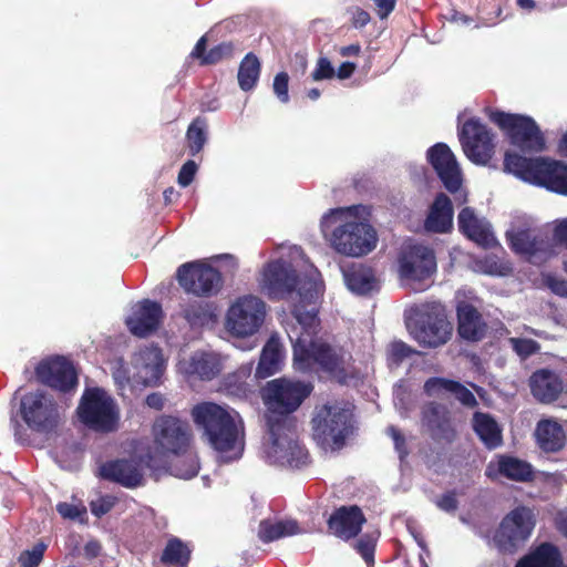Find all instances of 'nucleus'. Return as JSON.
Instances as JSON below:
<instances>
[{"label": "nucleus", "mask_w": 567, "mask_h": 567, "mask_svg": "<svg viewBox=\"0 0 567 567\" xmlns=\"http://www.w3.org/2000/svg\"><path fill=\"white\" fill-rule=\"evenodd\" d=\"M312 391V383L286 378L271 380L262 388L268 434V442L264 443V453L269 464L290 468H302L309 464V453L297 439L296 419L291 414Z\"/></svg>", "instance_id": "f257e3e1"}, {"label": "nucleus", "mask_w": 567, "mask_h": 567, "mask_svg": "<svg viewBox=\"0 0 567 567\" xmlns=\"http://www.w3.org/2000/svg\"><path fill=\"white\" fill-rule=\"evenodd\" d=\"M298 285L299 277L291 264L276 259L265 266L261 287L268 298L270 300L288 299L289 311L293 319H317L322 286L320 272L311 268L308 282L296 290Z\"/></svg>", "instance_id": "f03ea898"}, {"label": "nucleus", "mask_w": 567, "mask_h": 567, "mask_svg": "<svg viewBox=\"0 0 567 567\" xmlns=\"http://www.w3.org/2000/svg\"><path fill=\"white\" fill-rule=\"evenodd\" d=\"M192 416L202 440L219 454L221 462L228 463L241 457L243 426L229 411L214 402H202L193 408Z\"/></svg>", "instance_id": "7ed1b4c3"}, {"label": "nucleus", "mask_w": 567, "mask_h": 567, "mask_svg": "<svg viewBox=\"0 0 567 567\" xmlns=\"http://www.w3.org/2000/svg\"><path fill=\"white\" fill-rule=\"evenodd\" d=\"M504 171L519 179L546 189L567 195V164L549 157L527 158L515 152H506Z\"/></svg>", "instance_id": "20e7f679"}, {"label": "nucleus", "mask_w": 567, "mask_h": 567, "mask_svg": "<svg viewBox=\"0 0 567 567\" xmlns=\"http://www.w3.org/2000/svg\"><path fill=\"white\" fill-rule=\"evenodd\" d=\"M311 423L313 439L324 450H341L357 430L353 408L346 403L317 406Z\"/></svg>", "instance_id": "39448f33"}, {"label": "nucleus", "mask_w": 567, "mask_h": 567, "mask_svg": "<svg viewBox=\"0 0 567 567\" xmlns=\"http://www.w3.org/2000/svg\"><path fill=\"white\" fill-rule=\"evenodd\" d=\"M75 414L85 429L95 433H112L118 427V406L112 395L100 386L85 388Z\"/></svg>", "instance_id": "423d86ee"}, {"label": "nucleus", "mask_w": 567, "mask_h": 567, "mask_svg": "<svg viewBox=\"0 0 567 567\" xmlns=\"http://www.w3.org/2000/svg\"><path fill=\"white\" fill-rule=\"evenodd\" d=\"M485 113L489 121L508 136L512 145L530 153H540L545 150V137L533 117L489 107Z\"/></svg>", "instance_id": "0eeeda50"}, {"label": "nucleus", "mask_w": 567, "mask_h": 567, "mask_svg": "<svg viewBox=\"0 0 567 567\" xmlns=\"http://www.w3.org/2000/svg\"><path fill=\"white\" fill-rule=\"evenodd\" d=\"M19 412L27 426L40 434L58 430L63 417V410L58 402L40 390L22 395Z\"/></svg>", "instance_id": "6e6552de"}, {"label": "nucleus", "mask_w": 567, "mask_h": 567, "mask_svg": "<svg viewBox=\"0 0 567 567\" xmlns=\"http://www.w3.org/2000/svg\"><path fill=\"white\" fill-rule=\"evenodd\" d=\"M331 246L344 256L362 257L371 252L378 241L375 229L364 221H347L331 235Z\"/></svg>", "instance_id": "1a4fd4ad"}, {"label": "nucleus", "mask_w": 567, "mask_h": 567, "mask_svg": "<svg viewBox=\"0 0 567 567\" xmlns=\"http://www.w3.org/2000/svg\"><path fill=\"white\" fill-rule=\"evenodd\" d=\"M176 279L187 293L198 297L217 295L224 284L221 274L200 260L181 265L176 271Z\"/></svg>", "instance_id": "9d476101"}, {"label": "nucleus", "mask_w": 567, "mask_h": 567, "mask_svg": "<svg viewBox=\"0 0 567 567\" xmlns=\"http://www.w3.org/2000/svg\"><path fill=\"white\" fill-rule=\"evenodd\" d=\"M534 526L532 511L524 506L516 507L503 518L493 542L499 551L512 554L524 545Z\"/></svg>", "instance_id": "9b49d317"}, {"label": "nucleus", "mask_w": 567, "mask_h": 567, "mask_svg": "<svg viewBox=\"0 0 567 567\" xmlns=\"http://www.w3.org/2000/svg\"><path fill=\"white\" fill-rule=\"evenodd\" d=\"M37 380L64 395H73L79 385L76 370L63 355H51L40 360L34 367Z\"/></svg>", "instance_id": "f8f14e48"}, {"label": "nucleus", "mask_w": 567, "mask_h": 567, "mask_svg": "<svg viewBox=\"0 0 567 567\" xmlns=\"http://www.w3.org/2000/svg\"><path fill=\"white\" fill-rule=\"evenodd\" d=\"M399 274L402 278L423 281L431 278L437 269L436 256L430 246L409 243L401 247L398 257Z\"/></svg>", "instance_id": "ddd939ff"}, {"label": "nucleus", "mask_w": 567, "mask_h": 567, "mask_svg": "<svg viewBox=\"0 0 567 567\" xmlns=\"http://www.w3.org/2000/svg\"><path fill=\"white\" fill-rule=\"evenodd\" d=\"M466 157L478 165H486L494 155L493 134L480 118H468L458 132Z\"/></svg>", "instance_id": "4468645a"}, {"label": "nucleus", "mask_w": 567, "mask_h": 567, "mask_svg": "<svg viewBox=\"0 0 567 567\" xmlns=\"http://www.w3.org/2000/svg\"><path fill=\"white\" fill-rule=\"evenodd\" d=\"M153 432L155 444L163 454L186 453L192 439L186 421L172 415H163L154 423Z\"/></svg>", "instance_id": "2eb2a0df"}, {"label": "nucleus", "mask_w": 567, "mask_h": 567, "mask_svg": "<svg viewBox=\"0 0 567 567\" xmlns=\"http://www.w3.org/2000/svg\"><path fill=\"white\" fill-rule=\"evenodd\" d=\"M509 248L529 261L546 258L549 255V243L544 234L532 227H514L505 234Z\"/></svg>", "instance_id": "dca6fc26"}, {"label": "nucleus", "mask_w": 567, "mask_h": 567, "mask_svg": "<svg viewBox=\"0 0 567 567\" xmlns=\"http://www.w3.org/2000/svg\"><path fill=\"white\" fill-rule=\"evenodd\" d=\"M426 155L444 187L450 193H456L462 185V174L451 148L444 143H436L427 150Z\"/></svg>", "instance_id": "f3484780"}, {"label": "nucleus", "mask_w": 567, "mask_h": 567, "mask_svg": "<svg viewBox=\"0 0 567 567\" xmlns=\"http://www.w3.org/2000/svg\"><path fill=\"white\" fill-rule=\"evenodd\" d=\"M413 340L423 348L445 344L453 332V321H404Z\"/></svg>", "instance_id": "a211bd4d"}, {"label": "nucleus", "mask_w": 567, "mask_h": 567, "mask_svg": "<svg viewBox=\"0 0 567 567\" xmlns=\"http://www.w3.org/2000/svg\"><path fill=\"white\" fill-rule=\"evenodd\" d=\"M100 477L126 488H136L143 483L140 463L127 458L111 460L102 464Z\"/></svg>", "instance_id": "6ab92c4d"}, {"label": "nucleus", "mask_w": 567, "mask_h": 567, "mask_svg": "<svg viewBox=\"0 0 567 567\" xmlns=\"http://www.w3.org/2000/svg\"><path fill=\"white\" fill-rule=\"evenodd\" d=\"M364 523L365 517L357 505L337 508L327 520L329 530L343 540L357 537Z\"/></svg>", "instance_id": "aec40b11"}, {"label": "nucleus", "mask_w": 567, "mask_h": 567, "mask_svg": "<svg viewBox=\"0 0 567 567\" xmlns=\"http://www.w3.org/2000/svg\"><path fill=\"white\" fill-rule=\"evenodd\" d=\"M315 361L320 369L341 385H347L353 378L344 367V353L326 342L315 343Z\"/></svg>", "instance_id": "412c9836"}, {"label": "nucleus", "mask_w": 567, "mask_h": 567, "mask_svg": "<svg viewBox=\"0 0 567 567\" xmlns=\"http://www.w3.org/2000/svg\"><path fill=\"white\" fill-rule=\"evenodd\" d=\"M422 422L435 441L452 443L456 437L450 412L443 404L429 403L422 411Z\"/></svg>", "instance_id": "4be33fe9"}, {"label": "nucleus", "mask_w": 567, "mask_h": 567, "mask_svg": "<svg viewBox=\"0 0 567 567\" xmlns=\"http://www.w3.org/2000/svg\"><path fill=\"white\" fill-rule=\"evenodd\" d=\"M173 280L165 281L157 286L154 295L159 297L161 301L142 299L131 306V313L126 319L135 320H155L163 319V306H168L172 296L174 295Z\"/></svg>", "instance_id": "5701e85b"}, {"label": "nucleus", "mask_w": 567, "mask_h": 567, "mask_svg": "<svg viewBox=\"0 0 567 567\" xmlns=\"http://www.w3.org/2000/svg\"><path fill=\"white\" fill-rule=\"evenodd\" d=\"M530 392L542 403H551L563 392L564 384L560 377L548 369L535 371L529 378Z\"/></svg>", "instance_id": "b1692460"}, {"label": "nucleus", "mask_w": 567, "mask_h": 567, "mask_svg": "<svg viewBox=\"0 0 567 567\" xmlns=\"http://www.w3.org/2000/svg\"><path fill=\"white\" fill-rule=\"evenodd\" d=\"M423 390L427 396H435L442 392L451 393L466 408H475L478 404L473 392L456 380L432 377L425 381Z\"/></svg>", "instance_id": "393cba45"}, {"label": "nucleus", "mask_w": 567, "mask_h": 567, "mask_svg": "<svg viewBox=\"0 0 567 567\" xmlns=\"http://www.w3.org/2000/svg\"><path fill=\"white\" fill-rule=\"evenodd\" d=\"M457 225L460 231L477 245L488 248L494 244V236L489 227L480 219L474 209L464 207L457 216Z\"/></svg>", "instance_id": "a878e982"}, {"label": "nucleus", "mask_w": 567, "mask_h": 567, "mask_svg": "<svg viewBox=\"0 0 567 567\" xmlns=\"http://www.w3.org/2000/svg\"><path fill=\"white\" fill-rule=\"evenodd\" d=\"M135 364L146 385H157L163 377L165 363L159 347L151 346L141 349L135 358Z\"/></svg>", "instance_id": "bb28decb"}, {"label": "nucleus", "mask_w": 567, "mask_h": 567, "mask_svg": "<svg viewBox=\"0 0 567 567\" xmlns=\"http://www.w3.org/2000/svg\"><path fill=\"white\" fill-rule=\"evenodd\" d=\"M424 226L429 231L437 234L451 230L453 226V205L446 194L440 193L435 196Z\"/></svg>", "instance_id": "cd10ccee"}, {"label": "nucleus", "mask_w": 567, "mask_h": 567, "mask_svg": "<svg viewBox=\"0 0 567 567\" xmlns=\"http://www.w3.org/2000/svg\"><path fill=\"white\" fill-rule=\"evenodd\" d=\"M537 446L546 453H557L565 446L566 434L563 426L555 420L538 421L535 429Z\"/></svg>", "instance_id": "c85d7f7f"}, {"label": "nucleus", "mask_w": 567, "mask_h": 567, "mask_svg": "<svg viewBox=\"0 0 567 567\" xmlns=\"http://www.w3.org/2000/svg\"><path fill=\"white\" fill-rule=\"evenodd\" d=\"M221 368L218 354L209 351H196L190 355L185 373L197 377L202 381H210L220 373Z\"/></svg>", "instance_id": "c756f323"}, {"label": "nucleus", "mask_w": 567, "mask_h": 567, "mask_svg": "<svg viewBox=\"0 0 567 567\" xmlns=\"http://www.w3.org/2000/svg\"><path fill=\"white\" fill-rule=\"evenodd\" d=\"M472 427L487 450H495L503 444L502 427L489 413L474 412Z\"/></svg>", "instance_id": "7c9ffc66"}, {"label": "nucleus", "mask_w": 567, "mask_h": 567, "mask_svg": "<svg viewBox=\"0 0 567 567\" xmlns=\"http://www.w3.org/2000/svg\"><path fill=\"white\" fill-rule=\"evenodd\" d=\"M495 470L499 476L519 483L532 482L535 477V471L530 463L508 454L496 456Z\"/></svg>", "instance_id": "2f4dec72"}, {"label": "nucleus", "mask_w": 567, "mask_h": 567, "mask_svg": "<svg viewBox=\"0 0 567 567\" xmlns=\"http://www.w3.org/2000/svg\"><path fill=\"white\" fill-rule=\"evenodd\" d=\"M206 49L207 38L206 35H203L193 48L190 58L198 60L200 65H213L224 60L231 59L235 52V45L230 41L220 42L209 51H206Z\"/></svg>", "instance_id": "473e14b6"}, {"label": "nucleus", "mask_w": 567, "mask_h": 567, "mask_svg": "<svg viewBox=\"0 0 567 567\" xmlns=\"http://www.w3.org/2000/svg\"><path fill=\"white\" fill-rule=\"evenodd\" d=\"M284 352L280 342L271 337L264 346L259 362L257 364L255 377L266 379L281 370Z\"/></svg>", "instance_id": "72a5a7b5"}, {"label": "nucleus", "mask_w": 567, "mask_h": 567, "mask_svg": "<svg viewBox=\"0 0 567 567\" xmlns=\"http://www.w3.org/2000/svg\"><path fill=\"white\" fill-rule=\"evenodd\" d=\"M266 302L254 295L238 297L228 308L225 319H265Z\"/></svg>", "instance_id": "f704fd0d"}, {"label": "nucleus", "mask_w": 567, "mask_h": 567, "mask_svg": "<svg viewBox=\"0 0 567 567\" xmlns=\"http://www.w3.org/2000/svg\"><path fill=\"white\" fill-rule=\"evenodd\" d=\"M515 567H563V558L557 546L543 543L520 558Z\"/></svg>", "instance_id": "c9c22d12"}, {"label": "nucleus", "mask_w": 567, "mask_h": 567, "mask_svg": "<svg viewBox=\"0 0 567 567\" xmlns=\"http://www.w3.org/2000/svg\"><path fill=\"white\" fill-rule=\"evenodd\" d=\"M344 277L349 289L357 293L365 295L377 288L375 275L370 266L353 264Z\"/></svg>", "instance_id": "e433bc0d"}, {"label": "nucleus", "mask_w": 567, "mask_h": 567, "mask_svg": "<svg viewBox=\"0 0 567 567\" xmlns=\"http://www.w3.org/2000/svg\"><path fill=\"white\" fill-rule=\"evenodd\" d=\"M299 533V525L297 520L293 519L278 520L276 523L264 519L260 522L258 529L260 540L266 544Z\"/></svg>", "instance_id": "4c0bfd02"}, {"label": "nucleus", "mask_w": 567, "mask_h": 567, "mask_svg": "<svg viewBox=\"0 0 567 567\" xmlns=\"http://www.w3.org/2000/svg\"><path fill=\"white\" fill-rule=\"evenodd\" d=\"M192 551L188 546L177 537H171L161 555V561L167 566L187 567Z\"/></svg>", "instance_id": "58836bf2"}, {"label": "nucleus", "mask_w": 567, "mask_h": 567, "mask_svg": "<svg viewBox=\"0 0 567 567\" xmlns=\"http://www.w3.org/2000/svg\"><path fill=\"white\" fill-rule=\"evenodd\" d=\"M207 128V120L203 116H197L190 122L185 136L189 155L196 156L203 151L208 140Z\"/></svg>", "instance_id": "ea45409f"}, {"label": "nucleus", "mask_w": 567, "mask_h": 567, "mask_svg": "<svg viewBox=\"0 0 567 567\" xmlns=\"http://www.w3.org/2000/svg\"><path fill=\"white\" fill-rule=\"evenodd\" d=\"M260 74V62L256 54L249 52L241 60L238 69V84L243 91H250L257 84Z\"/></svg>", "instance_id": "a19ab883"}, {"label": "nucleus", "mask_w": 567, "mask_h": 567, "mask_svg": "<svg viewBox=\"0 0 567 567\" xmlns=\"http://www.w3.org/2000/svg\"><path fill=\"white\" fill-rule=\"evenodd\" d=\"M482 300L471 291L457 290L455 293L456 319H482Z\"/></svg>", "instance_id": "79ce46f5"}, {"label": "nucleus", "mask_w": 567, "mask_h": 567, "mask_svg": "<svg viewBox=\"0 0 567 567\" xmlns=\"http://www.w3.org/2000/svg\"><path fill=\"white\" fill-rule=\"evenodd\" d=\"M404 319H446V309L435 300L413 303L405 309Z\"/></svg>", "instance_id": "37998d69"}, {"label": "nucleus", "mask_w": 567, "mask_h": 567, "mask_svg": "<svg viewBox=\"0 0 567 567\" xmlns=\"http://www.w3.org/2000/svg\"><path fill=\"white\" fill-rule=\"evenodd\" d=\"M177 458L174 460L169 465V473L178 478L190 480L195 477L199 472V461L195 454H179L176 455Z\"/></svg>", "instance_id": "c03bdc74"}, {"label": "nucleus", "mask_w": 567, "mask_h": 567, "mask_svg": "<svg viewBox=\"0 0 567 567\" xmlns=\"http://www.w3.org/2000/svg\"><path fill=\"white\" fill-rule=\"evenodd\" d=\"M184 319H218V306L213 301H192L183 309Z\"/></svg>", "instance_id": "a18cd8bd"}, {"label": "nucleus", "mask_w": 567, "mask_h": 567, "mask_svg": "<svg viewBox=\"0 0 567 567\" xmlns=\"http://www.w3.org/2000/svg\"><path fill=\"white\" fill-rule=\"evenodd\" d=\"M315 343L307 347H295L293 349V368L301 373H310L313 370L315 361Z\"/></svg>", "instance_id": "49530a36"}, {"label": "nucleus", "mask_w": 567, "mask_h": 567, "mask_svg": "<svg viewBox=\"0 0 567 567\" xmlns=\"http://www.w3.org/2000/svg\"><path fill=\"white\" fill-rule=\"evenodd\" d=\"M457 323L458 336L466 341H480L486 333V321H457Z\"/></svg>", "instance_id": "de8ad7c7"}, {"label": "nucleus", "mask_w": 567, "mask_h": 567, "mask_svg": "<svg viewBox=\"0 0 567 567\" xmlns=\"http://www.w3.org/2000/svg\"><path fill=\"white\" fill-rule=\"evenodd\" d=\"M265 321H225L226 331L236 338H246L255 334Z\"/></svg>", "instance_id": "09e8293b"}, {"label": "nucleus", "mask_w": 567, "mask_h": 567, "mask_svg": "<svg viewBox=\"0 0 567 567\" xmlns=\"http://www.w3.org/2000/svg\"><path fill=\"white\" fill-rule=\"evenodd\" d=\"M45 549L47 544L39 542L31 549L23 550L18 557L20 567H38L43 559Z\"/></svg>", "instance_id": "8fccbe9b"}, {"label": "nucleus", "mask_w": 567, "mask_h": 567, "mask_svg": "<svg viewBox=\"0 0 567 567\" xmlns=\"http://www.w3.org/2000/svg\"><path fill=\"white\" fill-rule=\"evenodd\" d=\"M417 351L401 340L393 341L390 344L389 358L392 363L399 365L403 360L416 354Z\"/></svg>", "instance_id": "3c124183"}, {"label": "nucleus", "mask_w": 567, "mask_h": 567, "mask_svg": "<svg viewBox=\"0 0 567 567\" xmlns=\"http://www.w3.org/2000/svg\"><path fill=\"white\" fill-rule=\"evenodd\" d=\"M128 331L138 338H147L154 334L161 327L162 321H125Z\"/></svg>", "instance_id": "603ef678"}, {"label": "nucleus", "mask_w": 567, "mask_h": 567, "mask_svg": "<svg viewBox=\"0 0 567 567\" xmlns=\"http://www.w3.org/2000/svg\"><path fill=\"white\" fill-rule=\"evenodd\" d=\"M509 341L512 343L513 350L522 359H526L537 353L540 349L539 344L532 339L511 338Z\"/></svg>", "instance_id": "864d4df0"}, {"label": "nucleus", "mask_w": 567, "mask_h": 567, "mask_svg": "<svg viewBox=\"0 0 567 567\" xmlns=\"http://www.w3.org/2000/svg\"><path fill=\"white\" fill-rule=\"evenodd\" d=\"M56 512L63 517L71 520L84 522L86 508L81 505H74L66 502H61L56 505Z\"/></svg>", "instance_id": "5fc2aeb1"}, {"label": "nucleus", "mask_w": 567, "mask_h": 567, "mask_svg": "<svg viewBox=\"0 0 567 567\" xmlns=\"http://www.w3.org/2000/svg\"><path fill=\"white\" fill-rule=\"evenodd\" d=\"M336 75V70L330 60L326 56H320L317 60L315 70L311 73L313 81L330 80Z\"/></svg>", "instance_id": "6e6d98bb"}, {"label": "nucleus", "mask_w": 567, "mask_h": 567, "mask_svg": "<svg viewBox=\"0 0 567 567\" xmlns=\"http://www.w3.org/2000/svg\"><path fill=\"white\" fill-rule=\"evenodd\" d=\"M198 171V165L196 164L195 161L193 159H188L186 161L179 172H178V176H177V183L182 186V187H187L189 186L195 176H196V173Z\"/></svg>", "instance_id": "4d7b16f0"}, {"label": "nucleus", "mask_w": 567, "mask_h": 567, "mask_svg": "<svg viewBox=\"0 0 567 567\" xmlns=\"http://www.w3.org/2000/svg\"><path fill=\"white\" fill-rule=\"evenodd\" d=\"M289 75L287 72H279L276 74L272 83L274 92L280 102L287 103L289 101Z\"/></svg>", "instance_id": "13d9d810"}, {"label": "nucleus", "mask_w": 567, "mask_h": 567, "mask_svg": "<svg viewBox=\"0 0 567 567\" xmlns=\"http://www.w3.org/2000/svg\"><path fill=\"white\" fill-rule=\"evenodd\" d=\"M114 504V498L112 496L105 495L99 497L95 501H92L90 503V509L95 517L100 518L107 514L113 508Z\"/></svg>", "instance_id": "bf43d9fd"}, {"label": "nucleus", "mask_w": 567, "mask_h": 567, "mask_svg": "<svg viewBox=\"0 0 567 567\" xmlns=\"http://www.w3.org/2000/svg\"><path fill=\"white\" fill-rule=\"evenodd\" d=\"M386 432L393 440L394 449L398 452L400 460L403 461L409 454V451L406 449L405 437L393 425L389 426Z\"/></svg>", "instance_id": "052dcab7"}, {"label": "nucleus", "mask_w": 567, "mask_h": 567, "mask_svg": "<svg viewBox=\"0 0 567 567\" xmlns=\"http://www.w3.org/2000/svg\"><path fill=\"white\" fill-rule=\"evenodd\" d=\"M435 505L443 512L453 513L458 507L455 491H449L435 499Z\"/></svg>", "instance_id": "680f3d73"}, {"label": "nucleus", "mask_w": 567, "mask_h": 567, "mask_svg": "<svg viewBox=\"0 0 567 567\" xmlns=\"http://www.w3.org/2000/svg\"><path fill=\"white\" fill-rule=\"evenodd\" d=\"M355 549L368 565L374 563L375 545L372 540L364 538L359 539L355 544Z\"/></svg>", "instance_id": "e2e57ef3"}, {"label": "nucleus", "mask_w": 567, "mask_h": 567, "mask_svg": "<svg viewBox=\"0 0 567 567\" xmlns=\"http://www.w3.org/2000/svg\"><path fill=\"white\" fill-rule=\"evenodd\" d=\"M398 0H373L377 7L378 17L383 20L386 19L395 9Z\"/></svg>", "instance_id": "0e129e2a"}, {"label": "nucleus", "mask_w": 567, "mask_h": 567, "mask_svg": "<svg viewBox=\"0 0 567 567\" xmlns=\"http://www.w3.org/2000/svg\"><path fill=\"white\" fill-rule=\"evenodd\" d=\"M370 20L371 17L369 12L361 8H355L352 12L351 22L354 28H363L370 22Z\"/></svg>", "instance_id": "69168bd1"}, {"label": "nucleus", "mask_w": 567, "mask_h": 567, "mask_svg": "<svg viewBox=\"0 0 567 567\" xmlns=\"http://www.w3.org/2000/svg\"><path fill=\"white\" fill-rule=\"evenodd\" d=\"M553 236L556 243L567 247V218L555 226Z\"/></svg>", "instance_id": "338daca9"}, {"label": "nucleus", "mask_w": 567, "mask_h": 567, "mask_svg": "<svg viewBox=\"0 0 567 567\" xmlns=\"http://www.w3.org/2000/svg\"><path fill=\"white\" fill-rule=\"evenodd\" d=\"M355 69H357V64L355 63L350 62V61H346V62H342L339 65L337 72H336V75L340 80H347V79L352 76V74L354 73Z\"/></svg>", "instance_id": "774afa93"}]
</instances>
